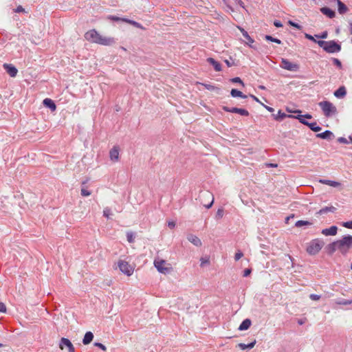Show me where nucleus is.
<instances>
[{"label": "nucleus", "mask_w": 352, "mask_h": 352, "mask_svg": "<svg viewBox=\"0 0 352 352\" xmlns=\"http://www.w3.org/2000/svg\"><path fill=\"white\" fill-rule=\"evenodd\" d=\"M93 339H94L93 333L91 331H87V332H86V333L82 339V343L85 345H87L91 342Z\"/></svg>", "instance_id": "5701e85b"}, {"label": "nucleus", "mask_w": 352, "mask_h": 352, "mask_svg": "<svg viewBox=\"0 0 352 352\" xmlns=\"http://www.w3.org/2000/svg\"><path fill=\"white\" fill-rule=\"evenodd\" d=\"M252 324V321L249 318L245 319L239 325V331H245L248 329Z\"/></svg>", "instance_id": "4be33fe9"}, {"label": "nucleus", "mask_w": 352, "mask_h": 352, "mask_svg": "<svg viewBox=\"0 0 352 352\" xmlns=\"http://www.w3.org/2000/svg\"><path fill=\"white\" fill-rule=\"evenodd\" d=\"M24 11H25V10L21 6H19L15 10L16 12H22Z\"/></svg>", "instance_id": "bf43d9fd"}, {"label": "nucleus", "mask_w": 352, "mask_h": 352, "mask_svg": "<svg viewBox=\"0 0 352 352\" xmlns=\"http://www.w3.org/2000/svg\"><path fill=\"white\" fill-rule=\"evenodd\" d=\"M206 263H209L208 258H201V266H204Z\"/></svg>", "instance_id": "4d7b16f0"}, {"label": "nucleus", "mask_w": 352, "mask_h": 352, "mask_svg": "<svg viewBox=\"0 0 352 352\" xmlns=\"http://www.w3.org/2000/svg\"><path fill=\"white\" fill-rule=\"evenodd\" d=\"M230 95L234 97V98H236V97H240V98H247V96L243 94L241 91L239 90H237L236 89H232L230 91Z\"/></svg>", "instance_id": "393cba45"}, {"label": "nucleus", "mask_w": 352, "mask_h": 352, "mask_svg": "<svg viewBox=\"0 0 352 352\" xmlns=\"http://www.w3.org/2000/svg\"><path fill=\"white\" fill-rule=\"evenodd\" d=\"M168 226L170 229H173V228H174L175 227V223L174 221H169L168 223Z\"/></svg>", "instance_id": "052dcab7"}, {"label": "nucleus", "mask_w": 352, "mask_h": 352, "mask_svg": "<svg viewBox=\"0 0 352 352\" xmlns=\"http://www.w3.org/2000/svg\"><path fill=\"white\" fill-rule=\"evenodd\" d=\"M43 104L45 107L49 108L52 111H54L56 109V104L50 98H45L43 101Z\"/></svg>", "instance_id": "f3484780"}, {"label": "nucleus", "mask_w": 352, "mask_h": 352, "mask_svg": "<svg viewBox=\"0 0 352 352\" xmlns=\"http://www.w3.org/2000/svg\"><path fill=\"white\" fill-rule=\"evenodd\" d=\"M316 43H318V45L322 47L323 50H324V47H325V46L327 45V41H316Z\"/></svg>", "instance_id": "37998d69"}, {"label": "nucleus", "mask_w": 352, "mask_h": 352, "mask_svg": "<svg viewBox=\"0 0 352 352\" xmlns=\"http://www.w3.org/2000/svg\"><path fill=\"white\" fill-rule=\"evenodd\" d=\"M108 18L109 19H111L112 21H123V19H125L124 18H120V17L116 16H109Z\"/></svg>", "instance_id": "c03bdc74"}, {"label": "nucleus", "mask_w": 352, "mask_h": 352, "mask_svg": "<svg viewBox=\"0 0 352 352\" xmlns=\"http://www.w3.org/2000/svg\"><path fill=\"white\" fill-rule=\"evenodd\" d=\"M80 194L83 197H88L91 195V191L88 190L85 188H82L80 190Z\"/></svg>", "instance_id": "ea45409f"}, {"label": "nucleus", "mask_w": 352, "mask_h": 352, "mask_svg": "<svg viewBox=\"0 0 352 352\" xmlns=\"http://www.w3.org/2000/svg\"><path fill=\"white\" fill-rule=\"evenodd\" d=\"M112 215L111 208L106 207L103 210V216L109 219L110 216Z\"/></svg>", "instance_id": "e433bc0d"}, {"label": "nucleus", "mask_w": 352, "mask_h": 352, "mask_svg": "<svg viewBox=\"0 0 352 352\" xmlns=\"http://www.w3.org/2000/svg\"><path fill=\"white\" fill-rule=\"evenodd\" d=\"M123 21L126 22V23L133 25L134 27H136L138 28H142V25L135 21L126 19H123Z\"/></svg>", "instance_id": "473e14b6"}, {"label": "nucleus", "mask_w": 352, "mask_h": 352, "mask_svg": "<svg viewBox=\"0 0 352 352\" xmlns=\"http://www.w3.org/2000/svg\"><path fill=\"white\" fill-rule=\"evenodd\" d=\"M187 239L197 247H200L202 244L201 240L192 234H188L187 235Z\"/></svg>", "instance_id": "2eb2a0df"}, {"label": "nucleus", "mask_w": 352, "mask_h": 352, "mask_svg": "<svg viewBox=\"0 0 352 352\" xmlns=\"http://www.w3.org/2000/svg\"><path fill=\"white\" fill-rule=\"evenodd\" d=\"M304 118H307V119H311L312 118V116L310 115V114H305V115H302Z\"/></svg>", "instance_id": "338daca9"}, {"label": "nucleus", "mask_w": 352, "mask_h": 352, "mask_svg": "<svg viewBox=\"0 0 352 352\" xmlns=\"http://www.w3.org/2000/svg\"><path fill=\"white\" fill-rule=\"evenodd\" d=\"M289 24L290 25H292V26H293V27H294V28H297L298 30H300V29H301V26H300L299 24H298V23H296L294 22V21H289Z\"/></svg>", "instance_id": "8fccbe9b"}, {"label": "nucleus", "mask_w": 352, "mask_h": 352, "mask_svg": "<svg viewBox=\"0 0 352 352\" xmlns=\"http://www.w3.org/2000/svg\"><path fill=\"white\" fill-rule=\"evenodd\" d=\"M338 228L336 226H332L329 228L323 229L322 234L325 236H334L337 234Z\"/></svg>", "instance_id": "dca6fc26"}, {"label": "nucleus", "mask_w": 352, "mask_h": 352, "mask_svg": "<svg viewBox=\"0 0 352 352\" xmlns=\"http://www.w3.org/2000/svg\"><path fill=\"white\" fill-rule=\"evenodd\" d=\"M223 215V209H218L216 216L218 218H221Z\"/></svg>", "instance_id": "5fc2aeb1"}, {"label": "nucleus", "mask_w": 352, "mask_h": 352, "mask_svg": "<svg viewBox=\"0 0 352 352\" xmlns=\"http://www.w3.org/2000/svg\"><path fill=\"white\" fill-rule=\"evenodd\" d=\"M316 137L323 140H331L335 136L331 131L327 130L323 133H318Z\"/></svg>", "instance_id": "ddd939ff"}, {"label": "nucleus", "mask_w": 352, "mask_h": 352, "mask_svg": "<svg viewBox=\"0 0 352 352\" xmlns=\"http://www.w3.org/2000/svg\"><path fill=\"white\" fill-rule=\"evenodd\" d=\"M320 182L322 184H327L332 187H338V186H340V183H339L338 182H335V181L327 180V179H321Z\"/></svg>", "instance_id": "cd10ccee"}, {"label": "nucleus", "mask_w": 352, "mask_h": 352, "mask_svg": "<svg viewBox=\"0 0 352 352\" xmlns=\"http://www.w3.org/2000/svg\"><path fill=\"white\" fill-rule=\"evenodd\" d=\"M324 50L330 54L337 53L341 51V45L333 40L329 41L325 47H324Z\"/></svg>", "instance_id": "20e7f679"}, {"label": "nucleus", "mask_w": 352, "mask_h": 352, "mask_svg": "<svg viewBox=\"0 0 352 352\" xmlns=\"http://www.w3.org/2000/svg\"><path fill=\"white\" fill-rule=\"evenodd\" d=\"M0 312H1V313H6V305L3 302H0Z\"/></svg>", "instance_id": "3c124183"}, {"label": "nucleus", "mask_w": 352, "mask_h": 352, "mask_svg": "<svg viewBox=\"0 0 352 352\" xmlns=\"http://www.w3.org/2000/svg\"><path fill=\"white\" fill-rule=\"evenodd\" d=\"M241 32H242L243 36L248 41V45L250 46L251 47H253L251 44L254 43V39L252 38L250 36V35L248 34V33L246 31H245L244 30H242Z\"/></svg>", "instance_id": "c756f323"}, {"label": "nucleus", "mask_w": 352, "mask_h": 352, "mask_svg": "<svg viewBox=\"0 0 352 352\" xmlns=\"http://www.w3.org/2000/svg\"><path fill=\"white\" fill-rule=\"evenodd\" d=\"M314 36L318 38L324 39V38H327L328 32H327V31H324V32H321L320 34H315Z\"/></svg>", "instance_id": "4c0bfd02"}, {"label": "nucleus", "mask_w": 352, "mask_h": 352, "mask_svg": "<svg viewBox=\"0 0 352 352\" xmlns=\"http://www.w3.org/2000/svg\"><path fill=\"white\" fill-rule=\"evenodd\" d=\"M126 239L129 243H133L135 240L134 234L132 232H126Z\"/></svg>", "instance_id": "c9c22d12"}, {"label": "nucleus", "mask_w": 352, "mask_h": 352, "mask_svg": "<svg viewBox=\"0 0 352 352\" xmlns=\"http://www.w3.org/2000/svg\"><path fill=\"white\" fill-rule=\"evenodd\" d=\"M109 157L111 160L116 162L119 159V148L118 146H113L109 151Z\"/></svg>", "instance_id": "4468645a"}, {"label": "nucleus", "mask_w": 352, "mask_h": 352, "mask_svg": "<svg viewBox=\"0 0 352 352\" xmlns=\"http://www.w3.org/2000/svg\"><path fill=\"white\" fill-rule=\"evenodd\" d=\"M320 12L330 19H332L336 16L335 12L327 7L321 8Z\"/></svg>", "instance_id": "6ab92c4d"}, {"label": "nucleus", "mask_w": 352, "mask_h": 352, "mask_svg": "<svg viewBox=\"0 0 352 352\" xmlns=\"http://www.w3.org/2000/svg\"><path fill=\"white\" fill-rule=\"evenodd\" d=\"M324 245V242L319 239H316L312 240L307 247V252L310 255H315L318 254Z\"/></svg>", "instance_id": "7ed1b4c3"}, {"label": "nucleus", "mask_w": 352, "mask_h": 352, "mask_svg": "<svg viewBox=\"0 0 352 352\" xmlns=\"http://www.w3.org/2000/svg\"><path fill=\"white\" fill-rule=\"evenodd\" d=\"M293 118H296L299 120V122L306 126H308L309 124V122L306 121L303 117V116L302 115H298V116H294L292 117Z\"/></svg>", "instance_id": "f704fd0d"}, {"label": "nucleus", "mask_w": 352, "mask_h": 352, "mask_svg": "<svg viewBox=\"0 0 352 352\" xmlns=\"http://www.w3.org/2000/svg\"><path fill=\"white\" fill-rule=\"evenodd\" d=\"M311 224L312 223L311 222L308 221L299 220V221L296 222L295 226L298 227V228H300V227H302L303 226H310Z\"/></svg>", "instance_id": "2f4dec72"}, {"label": "nucleus", "mask_w": 352, "mask_h": 352, "mask_svg": "<svg viewBox=\"0 0 352 352\" xmlns=\"http://www.w3.org/2000/svg\"><path fill=\"white\" fill-rule=\"evenodd\" d=\"M338 245V250L344 254L347 252L349 249L352 246V236L345 235L341 239L336 241Z\"/></svg>", "instance_id": "f03ea898"}, {"label": "nucleus", "mask_w": 352, "mask_h": 352, "mask_svg": "<svg viewBox=\"0 0 352 352\" xmlns=\"http://www.w3.org/2000/svg\"><path fill=\"white\" fill-rule=\"evenodd\" d=\"M252 272V270L250 268H246L244 271H243V276L244 277H247Z\"/></svg>", "instance_id": "864d4df0"}, {"label": "nucleus", "mask_w": 352, "mask_h": 352, "mask_svg": "<svg viewBox=\"0 0 352 352\" xmlns=\"http://www.w3.org/2000/svg\"><path fill=\"white\" fill-rule=\"evenodd\" d=\"M307 126L314 132H318L322 129L320 126L317 125L316 122H309Z\"/></svg>", "instance_id": "c85d7f7f"}, {"label": "nucleus", "mask_w": 352, "mask_h": 352, "mask_svg": "<svg viewBox=\"0 0 352 352\" xmlns=\"http://www.w3.org/2000/svg\"><path fill=\"white\" fill-rule=\"evenodd\" d=\"M166 261L164 260H160V261H154V265L157 268V270L163 274H166L168 272L169 270L167 267H164V265H165Z\"/></svg>", "instance_id": "f8f14e48"}, {"label": "nucleus", "mask_w": 352, "mask_h": 352, "mask_svg": "<svg viewBox=\"0 0 352 352\" xmlns=\"http://www.w3.org/2000/svg\"><path fill=\"white\" fill-rule=\"evenodd\" d=\"M305 38L310 40V41H312L314 42H316V40L314 38V37L309 34H305Z\"/></svg>", "instance_id": "6e6d98bb"}, {"label": "nucleus", "mask_w": 352, "mask_h": 352, "mask_svg": "<svg viewBox=\"0 0 352 352\" xmlns=\"http://www.w3.org/2000/svg\"><path fill=\"white\" fill-rule=\"evenodd\" d=\"M342 226L346 228L352 229V221L344 222Z\"/></svg>", "instance_id": "de8ad7c7"}, {"label": "nucleus", "mask_w": 352, "mask_h": 352, "mask_svg": "<svg viewBox=\"0 0 352 352\" xmlns=\"http://www.w3.org/2000/svg\"><path fill=\"white\" fill-rule=\"evenodd\" d=\"M94 345H95L96 346L99 347L100 349H102V350H103V351H106V349H107L106 346H105L104 344H102V343H100V342H95V343H94Z\"/></svg>", "instance_id": "603ef678"}, {"label": "nucleus", "mask_w": 352, "mask_h": 352, "mask_svg": "<svg viewBox=\"0 0 352 352\" xmlns=\"http://www.w3.org/2000/svg\"><path fill=\"white\" fill-rule=\"evenodd\" d=\"M262 105L270 112H273L274 111V109L272 107L265 105L264 104H262Z\"/></svg>", "instance_id": "680f3d73"}, {"label": "nucleus", "mask_w": 352, "mask_h": 352, "mask_svg": "<svg viewBox=\"0 0 352 352\" xmlns=\"http://www.w3.org/2000/svg\"><path fill=\"white\" fill-rule=\"evenodd\" d=\"M280 66L282 68L288 71H297L299 69V65L296 63H293L287 59L283 58L281 60Z\"/></svg>", "instance_id": "6e6552de"}, {"label": "nucleus", "mask_w": 352, "mask_h": 352, "mask_svg": "<svg viewBox=\"0 0 352 352\" xmlns=\"http://www.w3.org/2000/svg\"><path fill=\"white\" fill-rule=\"evenodd\" d=\"M346 94V88L344 86L340 87L337 90L334 92V96L338 98H342L344 97Z\"/></svg>", "instance_id": "412c9836"}, {"label": "nucleus", "mask_w": 352, "mask_h": 352, "mask_svg": "<svg viewBox=\"0 0 352 352\" xmlns=\"http://www.w3.org/2000/svg\"><path fill=\"white\" fill-rule=\"evenodd\" d=\"M230 80H231V82H232L234 83H239L243 87H244V83H243V82L241 80V79L239 77L233 78Z\"/></svg>", "instance_id": "a19ab883"}, {"label": "nucleus", "mask_w": 352, "mask_h": 352, "mask_svg": "<svg viewBox=\"0 0 352 352\" xmlns=\"http://www.w3.org/2000/svg\"><path fill=\"white\" fill-rule=\"evenodd\" d=\"M213 201H214V199H213V197H212V201H210V204H207V205H205V207H206V208H210V207H212V204H213Z\"/></svg>", "instance_id": "0e129e2a"}, {"label": "nucleus", "mask_w": 352, "mask_h": 352, "mask_svg": "<svg viewBox=\"0 0 352 352\" xmlns=\"http://www.w3.org/2000/svg\"><path fill=\"white\" fill-rule=\"evenodd\" d=\"M338 142L341 144H348V140L344 137H340L338 138Z\"/></svg>", "instance_id": "09e8293b"}, {"label": "nucleus", "mask_w": 352, "mask_h": 352, "mask_svg": "<svg viewBox=\"0 0 352 352\" xmlns=\"http://www.w3.org/2000/svg\"><path fill=\"white\" fill-rule=\"evenodd\" d=\"M332 61H333V63L337 67H338L339 69H341L342 65V63L341 61L336 58H332Z\"/></svg>", "instance_id": "58836bf2"}, {"label": "nucleus", "mask_w": 352, "mask_h": 352, "mask_svg": "<svg viewBox=\"0 0 352 352\" xmlns=\"http://www.w3.org/2000/svg\"><path fill=\"white\" fill-rule=\"evenodd\" d=\"M274 25L276 28H280L283 26L282 23L280 21H277V20L274 22Z\"/></svg>", "instance_id": "13d9d810"}, {"label": "nucleus", "mask_w": 352, "mask_h": 352, "mask_svg": "<svg viewBox=\"0 0 352 352\" xmlns=\"http://www.w3.org/2000/svg\"><path fill=\"white\" fill-rule=\"evenodd\" d=\"M6 72L11 76L15 77L17 75V69L12 64L4 63L3 65Z\"/></svg>", "instance_id": "9d476101"}, {"label": "nucleus", "mask_w": 352, "mask_h": 352, "mask_svg": "<svg viewBox=\"0 0 352 352\" xmlns=\"http://www.w3.org/2000/svg\"><path fill=\"white\" fill-rule=\"evenodd\" d=\"M207 62L213 66L215 71H217V72L221 71V69H222L221 65L219 62L215 60L213 58H208L207 59Z\"/></svg>", "instance_id": "aec40b11"}, {"label": "nucleus", "mask_w": 352, "mask_h": 352, "mask_svg": "<svg viewBox=\"0 0 352 352\" xmlns=\"http://www.w3.org/2000/svg\"><path fill=\"white\" fill-rule=\"evenodd\" d=\"M349 32L350 34H352V22L349 23Z\"/></svg>", "instance_id": "774afa93"}, {"label": "nucleus", "mask_w": 352, "mask_h": 352, "mask_svg": "<svg viewBox=\"0 0 352 352\" xmlns=\"http://www.w3.org/2000/svg\"><path fill=\"white\" fill-rule=\"evenodd\" d=\"M222 109L226 112L239 113L243 116H249V112L245 109L223 106Z\"/></svg>", "instance_id": "0eeeda50"}, {"label": "nucleus", "mask_w": 352, "mask_h": 352, "mask_svg": "<svg viewBox=\"0 0 352 352\" xmlns=\"http://www.w3.org/2000/svg\"><path fill=\"white\" fill-rule=\"evenodd\" d=\"M272 116H273L274 119L277 120V121H282L283 120H284L287 117H288V118L293 117V116L287 115L285 113L283 112L281 110H279L278 111L277 114H273Z\"/></svg>", "instance_id": "a211bd4d"}, {"label": "nucleus", "mask_w": 352, "mask_h": 352, "mask_svg": "<svg viewBox=\"0 0 352 352\" xmlns=\"http://www.w3.org/2000/svg\"><path fill=\"white\" fill-rule=\"evenodd\" d=\"M114 43L115 40L113 38L103 36L102 35L100 36L99 40L98 41V44L106 46L111 45Z\"/></svg>", "instance_id": "9b49d317"}, {"label": "nucleus", "mask_w": 352, "mask_h": 352, "mask_svg": "<svg viewBox=\"0 0 352 352\" xmlns=\"http://www.w3.org/2000/svg\"><path fill=\"white\" fill-rule=\"evenodd\" d=\"M66 346L68 349V352H75V349L71 341L65 338H62L60 340L59 347L60 349H63Z\"/></svg>", "instance_id": "1a4fd4ad"}, {"label": "nucleus", "mask_w": 352, "mask_h": 352, "mask_svg": "<svg viewBox=\"0 0 352 352\" xmlns=\"http://www.w3.org/2000/svg\"><path fill=\"white\" fill-rule=\"evenodd\" d=\"M338 303L340 304V305H346L351 304L352 303V300H351L342 299V300H340Z\"/></svg>", "instance_id": "79ce46f5"}, {"label": "nucleus", "mask_w": 352, "mask_h": 352, "mask_svg": "<svg viewBox=\"0 0 352 352\" xmlns=\"http://www.w3.org/2000/svg\"><path fill=\"white\" fill-rule=\"evenodd\" d=\"M337 3L338 6V12L340 14H344L348 11V8L346 7V6L340 0H337Z\"/></svg>", "instance_id": "b1692460"}, {"label": "nucleus", "mask_w": 352, "mask_h": 352, "mask_svg": "<svg viewBox=\"0 0 352 352\" xmlns=\"http://www.w3.org/2000/svg\"><path fill=\"white\" fill-rule=\"evenodd\" d=\"M225 63L228 67H230L233 65V63L230 62L228 60H225Z\"/></svg>", "instance_id": "e2e57ef3"}, {"label": "nucleus", "mask_w": 352, "mask_h": 352, "mask_svg": "<svg viewBox=\"0 0 352 352\" xmlns=\"http://www.w3.org/2000/svg\"><path fill=\"white\" fill-rule=\"evenodd\" d=\"M118 267L123 274L127 276H131L133 273V268L125 261H118Z\"/></svg>", "instance_id": "39448f33"}, {"label": "nucleus", "mask_w": 352, "mask_h": 352, "mask_svg": "<svg viewBox=\"0 0 352 352\" xmlns=\"http://www.w3.org/2000/svg\"><path fill=\"white\" fill-rule=\"evenodd\" d=\"M265 38L267 41L274 42V43H276L278 44H280L281 43V41L280 39L276 38H274V37H272L270 35H266Z\"/></svg>", "instance_id": "72a5a7b5"}, {"label": "nucleus", "mask_w": 352, "mask_h": 352, "mask_svg": "<svg viewBox=\"0 0 352 352\" xmlns=\"http://www.w3.org/2000/svg\"><path fill=\"white\" fill-rule=\"evenodd\" d=\"M243 256V252L239 250L237 252H236L235 256H234V259L236 261H239Z\"/></svg>", "instance_id": "a18cd8bd"}, {"label": "nucleus", "mask_w": 352, "mask_h": 352, "mask_svg": "<svg viewBox=\"0 0 352 352\" xmlns=\"http://www.w3.org/2000/svg\"><path fill=\"white\" fill-rule=\"evenodd\" d=\"M100 34L95 30H91L85 34V38L87 41L97 43L99 40Z\"/></svg>", "instance_id": "423d86ee"}, {"label": "nucleus", "mask_w": 352, "mask_h": 352, "mask_svg": "<svg viewBox=\"0 0 352 352\" xmlns=\"http://www.w3.org/2000/svg\"><path fill=\"white\" fill-rule=\"evenodd\" d=\"M327 248L330 253H333L336 250H338V245L336 244V241H334V242L329 244Z\"/></svg>", "instance_id": "7c9ffc66"}, {"label": "nucleus", "mask_w": 352, "mask_h": 352, "mask_svg": "<svg viewBox=\"0 0 352 352\" xmlns=\"http://www.w3.org/2000/svg\"><path fill=\"white\" fill-rule=\"evenodd\" d=\"M309 298L312 300H318L320 299V296L318 295V294H310Z\"/></svg>", "instance_id": "49530a36"}, {"label": "nucleus", "mask_w": 352, "mask_h": 352, "mask_svg": "<svg viewBox=\"0 0 352 352\" xmlns=\"http://www.w3.org/2000/svg\"><path fill=\"white\" fill-rule=\"evenodd\" d=\"M251 97L256 102L261 103V104H263L259 100L258 98H256L255 96H253V95H251Z\"/></svg>", "instance_id": "69168bd1"}, {"label": "nucleus", "mask_w": 352, "mask_h": 352, "mask_svg": "<svg viewBox=\"0 0 352 352\" xmlns=\"http://www.w3.org/2000/svg\"><path fill=\"white\" fill-rule=\"evenodd\" d=\"M255 344H256V340H254L248 344H245L244 343H239L238 344V346L242 350H245V349H251L254 346Z\"/></svg>", "instance_id": "bb28decb"}, {"label": "nucleus", "mask_w": 352, "mask_h": 352, "mask_svg": "<svg viewBox=\"0 0 352 352\" xmlns=\"http://www.w3.org/2000/svg\"><path fill=\"white\" fill-rule=\"evenodd\" d=\"M336 210V208L334 206H326V207L321 208L318 211V213L320 214H322L327 213L329 212H334Z\"/></svg>", "instance_id": "a878e982"}, {"label": "nucleus", "mask_w": 352, "mask_h": 352, "mask_svg": "<svg viewBox=\"0 0 352 352\" xmlns=\"http://www.w3.org/2000/svg\"><path fill=\"white\" fill-rule=\"evenodd\" d=\"M324 116L327 118L332 117L338 113L337 108L329 101L324 100L318 103Z\"/></svg>", "instance_id": "f257e3e1"}]
</instances>
